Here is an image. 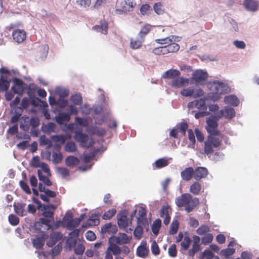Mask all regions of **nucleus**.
I'll return each instance as SVG.
<instances>
[{"mask_svg": "<svg viewBox=\"0 0 259 259\" xmlns=\"http://www.w3.org/2000/svg\"><path fill=\"white\" fill-rule=\"evenodd\" d=\"M107 99L108 98L103 94H101V99L102 100L103 104L101 105L98 109V125L106 124L109 128L116 130L117 122L112 118Z\"/></svg>", "mask_w": 259, "mask_h": 259, "instance_id": "f257e3e1", "label": "nucleus"}, {"mask_svg": "<svg viewBox=\"0 0 259 259\" xmlns=\"http://www.w3.org/2000/svg\"><path fill=\"white\" fill-rule=\"evenodd\" d=\"M175 203L178 207L184 206L185 210L190 212L199 205V200L198 198H193L189 193H185L178 197Z\"/></svg>", "mask_w": 259, "mask_h": 259, "instance_id": "f03ea898", "label": "nucleus"}, {"mask_svg": "<svg viewBox=\"0 0 259 259\" xmlns=\"http://www.w3.org/2000/svg\"><path fill=\"white\" fill-rule=\"evenodd\" d=\"M208 87L211 92V98L214 101L220 100L222 94L226 93L227 87L222 82L213 81L209 83Z\"/></svg>", "mask_w": 259, "mask_h": 259, "instance_id": "7ed1b4c3", "label": "nucleus"}, {"mask_svg": "<svg viewBox=\"0 0 259 259\" xmlns=\"http://www.w3.org/2000/svg\"><path fill=\"white\" fill-rule=\"evenodd\" d=\"M217 135H209L204 143V152L207 155L214 152V149L219 148L222 144V140L216 137Z\"/></svg>", "mask_w": 259, "mask_h": 259, "instance_id": "20e7f679", "label": "nucleus"}, {"mask_svg": "<svg viewBox=\"0 0 259 259\" xmlns=\"http://www.w3.org/2000/svg\"><path fill=\"white\" fill-rule=\"evenodd\" d=\"M220 118H219L218 115L210 116L206 119V130L209 135H220L221 134V131L218 128V121Z\"/></svg>", "mask_w": 259, "mask_h": 259, "instance_id": "39448f33", "label": "nucleus"}, {"mask_svg": "<svg viewBox=\"0 0 259 259\" xmlns=\"http://www.w3.org/2000/svg\"><path fill=\"white\" fill-rule=\"evenodd\" d=\"M74 138L77 141L80 143V146L82 147L89 148L95 144V142L92 138L80 132L75 133Z\"/></svg>", "mask_w": 259, "mask_h": 259, "instance_id": "423d86ee", "label": "nucleus"}, {"mask_svg": "<svg viewBox=\"0 0 259 259\" xmlns=\"http://www.w3.org/2000/svg\"><path fill=\"white\" fill-rule=\"evenodd\" d=\"M120 9L115 10V12L118 14L133 11L136 3L134 0H123L120 3Z\"/></svg>", "mask_w": 259, "mask_h": 259, "instance_id": "0eeeda50", "label": "nucleus"}, {"mask_svg": "<svg viewBox=\"0 0 259 259\" xmlns=\"http://www.w3.org/2000/svg\"><path fill=\"white\" fill-rule=\"evenodd\" d=\"M63 223L68 230H72L79 225V220L72 218V213H66L63 219Z\"/></svg>", "mask_w": 259, "mask_h": 259, "instance_id": "6e6552de", "label": "nucleus"}, {"mask_svg": "<svg viewBox=\"0 0 259 259\" xmlns=\"http://www.w3.org/2000/svg\"><path fill=\"white\" fill-rule=\"evenodd\" d=\"M98 154L106 150L107 143L105 142L104 137L106 135V130L104 128L98 127Z\"/></svg>", "mask_w": 259, "mask_h": 259, "instance_id": "1a4fd4ad", "label": "nucleus"}, {"mask_svg": "<svg viewBox=\"0 0 259 259\" xmlns=\"http://www.w3.org/2000/svg\"><path fill=\"white\" fill-rule=\"evenodd\" d=\"M181 95L185 97H192L194 98L204 95V92L201 89H194L191 88L184 89L180 92Z\"/></svg>", "mask_w": 259, "mask_h": 259, "instance_id": "9d476101", "label": "nucleus"}, {"mask_svg": "<svg viewBox=\"0 0 259 259\" xmlns=\"http://www.w3.org/2000/svg\"><path fill=\"white\" fill-rule=\"evenodd\" d=\"M189 108H196L198 110L207 111V106L206 104L205 99L201 98L199 100H195L188 104Z\"/></svg>", "mask_w": 259, "mask_h": 259, "instance_id": "9b49d317", "label": "nucleus"}, {"mask_svg": "<svg viewBox=\"0 0 259 259\" xmlns=\"http://www.w3.org/2000/svg\"><path fill=\"white\" fill-rule=\"evenodd\" d=\"M110 238L119 245L127 244L132 239L131 236H128L126 234L121 233H118L117 236H112Z\"/></svg>", "mask_w": 259, "mask_h": 259, "instance_id": "f8f14e48", "label": "nucleus"}, {"mask_svg": "<svg viewBox=\"0 0 259 259\" xmlns=\"http://www.w3.org/2000/svg\"><path fill=\"white\" fill-rule=\"evenodd\" d=\"M208 74L201 70H197L192 74V79L196 83L206 80Z\"/></svg>", "mask_w": 259, "mask_h": 259, "instance_id": "ddd939ff", "label": "nucleus"}, {"mask_svg": "<svg viewBox=\"0 0 259 259\" xmlns=\"http://www.w3.org/2000/svg\"><path fill=\"white\" fill-rule=\"evenodd\" d=\"M217 115L220 118L224 116L227 119H232L235 115V111L233 108L226 106L224 109L220 110Z\"/></svg>", "mask_w": 259, "mask_h": 259, "instance_id": "4468645a", "label": "nucleus"}, {"mask_svg": "<svg viewBox=\"0 0 259 259\" xmlns=\"http://www.w3.org/2000/svg\"><path fill=\"white\" fill-rule=\"evenodd\" d=\"M12 36L15 41L20 44L25 40L26 33L23 29H18L13 31Z\"/></svg>", "mask_w": 259, "mask_h": 259, "instance_id": "2eb2a0df", "label": "nucleus"}, {"mask_svg": "<svg viewBox=\"0 0 259 259\" xmlns=\"http://www.w3.org/2000/svg\"><path fill=\"white\" fill-rule=\"evenodd\" d=\"M208 175V170L204 167H197L194 170V179L198 181L205 178Z\"/></svg>", "mask_w": 259, "mask_h": 259, "instance_id": "dca6fc26", "label": "nucleus"}, {"mask_svg": "<svg viewBox=\"0 0 259 259\" xmlns=\"http://www.w3.org/2000/svg\"><path fill=\"white\" fill-rule=\"evenodd\" d=\"M194 242L192 245V248L188 251V255L191 257H193L195 253L198 252L200 250V245L199 244L200 239L197 236L193 237Z\"/></svg>", "mask_w": 259, "mask_h": 259, "instance_id": "f3484780", "label": "nucleus"}, {"mask_svg": "<svg viewBox=\"0 0 259 259\" xmlns=\"http://www.w3.org/2000/svg\"><path fill=\"white\" fill-rule=\"evenodd\" d=\"M169 211H171V209L168 205H163L160 211V217L164 219L163 223L165 225H168L170 220Z\"/></svg>", "mask_w": 259, "mask_h": 259, "instance_id": "a211bd4d", "label": "nucleus"}, {"mask_svg": "<svg viewBox=\"0 0 259 259\" xmlns=\"http://www.w3.org/2000/svg\"><path fill=\"white\" fill-rule=\"evenodd\" d=\"M117 231L116 226L110 223L106 224L101 228V233L103 235L105 234L112 235L116 233Z\"/></svg>", "mask_w": 259, "mask_h": 259, "instance_id": "6ab92c4d", "label": "nucleus"}, {"mask_svg": "<svg viewBox=\"0 0 259 259\" xmlns=\"http://www.w3.org/2000/svg\"><path fill=\"white\" fill-rule=\"evenodd\" d=\"M188 79L179 76L171 80L170 85L176 88H180L185 84H188Z\"/></svg>", "mask_w": 259, "mask_h": 259, "instance_id": "aec40b11", "label": "nucleus"}, {"mask_svg": "<svg viewBox=\"0 0 259 259\" xmlns=\"http://www.w3.org/2000/svg\"><path fill=\"white\" fill-rule=\"evenodd\" d=\"M114 242H115L114 240H112L110 238H109V245L108 247L107 250H108L110 252H112V253L114 255H118L120 254L121 252V249L117 245L118 244Z\"/></svg>", "mask_w": 259, "mask_h": 259, "instance_id": "412c9836", "label": "nucleus"}, {"mask_svg": "<svg viewBox=\"0 0 259 259\" xmlns=\"http://www.w3.org/2000/svg\"><path fill=\"white\" fill-rule=\"evenodd\" d=\"M194 169L192 167H188L185 168L181 172L182 179L186 181H190L192 178H194Z\"/></svg>", "mask_w": 259, "mask_h": 259, "instance_id": "4be33fe9", "label": "nucleus"}, {"mask_svg": "<svg viewBox=\"0 0 259 259\" xmlns=\"http://www.w3.org/2000/svg\"><path fill=\"white\" fill-rule=\"evenodd\" d=\"M56 208V206L53 204L44 205L42 215L45 218H53L54 211Z\"/></svg>", "mask_w": 259, "mask_h": 259, "instance_id": "5701e85b", "label": "nucleus"}, {"mask_svg": "<svg viewBox=\"0 0 259 259\" xmlns=\"http://www.w3.org/2000/svg\"><path fill=\"white\" fill-rule=\"evenodd\" d=\"M181 75V72L179 70L176 69H169L165 71L162 75L163 78H168L173 79Z\"/></svg>", "mask_w": 259, "mask_h": 259, "instance_id": "b1692460", "label": "nucleus"}, {"mask_svg": "<svg viewBox=\"0 0 259 259\" xmlns=\"http://www.w3.org/2000/svg\"><path fill=\"white\" fill-rule=\"evenodd\" d=\"M245 8L250 11H256L257 10L258 4L254 0H245L243 4Z\"/></svg>", "mask_w": 259, "mask_h": 259, "instance_id": "393cba45", "label": "nucleus"}, {"mask_svg": "<svg viewBox=\"0 0 259 259\" xmlns=\"http://www.w3.org/2000/svg\"><path fill=\"white\" fill-rule=\"evenodd\" d=\"M149 250L146 247V243L143 242L142 244L138 246L137 249V254L138 256L145 258L148 254Z\"/></svg>", "mask_w": 259, "mask_h": 259, "instance_id": "a878e982", "label": "nucleus"}, {"mask_svg": "<svg viewBox=\"0 0 259 259\" xmlns=\"http://www.w3.org/2000/svg\"><path fill=\"white\" fill-rule=\"evenodd\" d=\"M224 102L227 104H230L233 106H237L239 104L238 98L234 95L226 96L224 98Z\"/></svg>", "mask_w": 259, "mask_h": 259, "instance_id": "bb28decb", "label": "nucleus"}, {"mask_svg": "<svg viewBox=\"0 0 259 259\" xmlns=\"http://www.w3.org/2000/svg\"><path fill=\"white\" fill-rule=\"evenodd\" d=\"M26 204L23 203H18L14 204V209L17 214L20 216H24L27 214V211L25 209Z\"/></svg>", "mask_w": 259, "mask_h": 259, "instance_id": "cd10ccee", "label": "nucleus"}, {"mask_svg": "<svg viewBox=\"0 0 259 259\" xmlns=\"http://www.w3.org/2000/svg\"><path fill=\"white\" fill-rule=\"evenodd\" d=\"M12 90L15 94L22 95L24 91L23 81L20 79H17L15 85L12 87Z\"/></svg>", "mask_w": 259, "mask_h": 259, "instance_id": "c85d7f7f", "label": "nucleus"}, {"mask_svg": "<svg viewBox=\"0 0 259 259\" xmlns=\"http://www.w3.org/2000/svg\"><path fill=\"white\" fill-rule=\"evenodd\" d=\"M45 242V234L40 237L33 239L32 242L33 246L37 249H39L44 246Z\"/></svg>", "mask_w": 259, "mask_h": 259, "instance_id": "c756f323", "label": "nucleus"}, {"mask_svg": "<svg viewBox=\"0 0 259 259\" xmlns=\"http://www.w3.org/2000/svg\"><path fill=\"white\" fill-rule=\"evenodd\" d=\"M56 121L59 124H62L64 122H68L70 119V114L66 113H60L55 117Z\"/></svg>", "mask_w": 259, "mask_h": 259, "instance_id": "7c9ffc66", "label": "nucleus"}, {"mask_svg": "<svg viewBox=\"0 0 259 259\" xmlns=\"http://www.w3.org/2000/svg\"><path fill=\"white\" fill-rule=\"evenodd\" d=\"M56 193L53 191L47 189L45 191V194L40 195V198L45 202H49V197L54 198L56 196Z\"/></svg>", "mask_w": 259, "mask_h": 259, "instance_id": "2f4dec72", "label": "nucleus"}, {"mask_svg": "<svg viewBox=\"0 0 259 259\" xmlns=\"http://www.w3.org/2000/svg\"><path fill=\"white\" fill-rule=\"evenodd\" d=\"M79 163L78 158L74 156H68L65 158V164L68 166L73 167Z\"/></svg>", "mask_w": 259, "mask_h": 259, "instance_id": "473e14b6", "label": "nucleus"}, {"mask_svg": "<svg viewBox=\"0 0 259 259\" xmlns=\"http://www.w3.org/2000/svg\"><path fill=\"white\" fill-rule=\"evenodd\" d=\"M117 223L120 228L125 229L128 226V220L126 215L121 214L118 218Z\"/></svg>", "mask_w": 259, "mask_h": 259, "instance_id": "72a5a7b5", "label": "nucleus"}, {"mask_svg": "<svg viewBox=\"0 0 259 259\" xmlns=\"http://www.w3.org/2000/svg\"><path fill=\"white\" fill-rule=\"evenodd\" d=\"M152 27V25L148 24L144 25L138 33V37L144 39L145 36L151 30Z\"/></svg>", "mask_w": 259, "mask_h": 259, "instance_id": "f704fd0d", "label": "nucleus"}, {"mask_svg": "<svg viewBox=\"0 0 259 259\" xmlns=\"http://www.w3.org/2000/svg\"><path fill=\"white\" fill-rule=\"evenodd\" d=\"M172 40L168 44L165 45L167 54L177 52L180 49L179 45L174 42Z\"/></svg>", "mask_w": 259, "mask_h": 259, "instance_id": "c9c22d12", "label": "nucleus"}, {"mask_svg": "<svg viewBox=\"0 0 259 259\" xmlns=\"http://www.w3.org/2000/svg\"><path fill=\"white\" fill-rule=\"evenodd\" d=\"M9 87L10 81L8 80L7 77L2 75L0 78V91H7Z\"/></svg>", "mask_w": 259, "mask_h": 259, "instance_id": "e433bc0d", "label": "nucleus"}, {"mask_svg": "<svg viewBox=\"0 0 259 259\" xmlns=\"http://www.w3.org/2000/svg\"><path fill=\"white\" fill-rule=\"evenodd\" d=\"M201 190V185L198 182L193 183L190 187V192L194 195H198Z\"/></svg>", "mask_w": 259, "mask_h": 259, "instance_id": "4c0bfd02", "label": "nucleus"}, {"mask_svg": "<svg viewBox=\"0 0 259 259\" xmlns=\"http://www.w3.org/2000/svg\"><path fill=\"white\" fill-rule=\"evenodd\" d=\"M144 41V39L139 37L136 39L131 38L130 47L133 49H139L142 46V42Z\"/></svg>", "mask_w": 259, "mask_h": 259, "instance_id": "58836bf2", "label": "nucleus"}, {"mask_svg": "<svg viewBox=\"0 0 259 259\" xmlns=\"http://www.w3.org/2000/svg\"><path fill=\"white\" fill-rule=\"evenodd\" d=\"M108 23L105 20H101L98 25V31L102 33L107 34L108 33Z\"/></svg>", "mask_w": 259, "mask_h": 259, "instance_id": "ea45409f", "label": "nucleus"}, {"mask_svg": "<svg viewBox=\"0 0 259 259\" xmlns=\"http://www.w3.org/2000/svg\"><path fill=\"white\" fill-rule=\"evenodd\" d=\"M168 164V160L166 158L158 159L155 162V166L157 168H160L166 166Z\"/></svg>", "mask_w": 259, "mask_h": 259, "instance_id": "a19ab883", "label": "nucleus"}, {"mask_svg": "<svg viewBox=\"0 0 259 259\" xmlns=\"http://www.w3.org/2000/svg\"><path fill=\"white\" fill-rule=\"evenodd\" d=\"M64 150L67 152L73 153L77 150V147L75 143L68 142L64 146Z\"/></svg>", "mask_w": 259, "mask_h": 259, "instance_id": "79ce46f5", "label": "nucleus"}, {"mask_svg": "<svg viewBox=\"0 0 259 259\" xmlns=\"http://www.w3.org/2000/svg\"><path fill=\"white\" fill-rule=\"evenodd\" d=\"M152 53L157 55H163L167 54L165 45L154 48L152 50Z\"/></svg>", "mask_w": 259, "mask_h": 259, "instance_id": "37998d69", "label": "nucleus"}, {"mask_svg": "<svg viewBox=\"0 0 259 259\" xmlns=\"http://www.w3.org/2000/svg\"><path fill=\"white\" fill-rule=\"evenodd\" d=\"M37 174L39 180L42 181L46 185L50 186L52 185L50 180L47 177L42 175L41 170L38 169Z\"/></svg>", "mask_w": 259, "mask_h": 259, "instance_id": "c03bdc74", "label": "nucleus"}, {"mask_svg": "<svg viewBox=\"0 0 259 259\" xmlns=\"http://www.w3.org/2000/svg\"><path fill=\"white\" fill-rule=\"evenodd\" d=\"M210 228L205 225L200 226L196 230L197 233L199 235H203L210 231Z\"/></svg>", "mask_w": 259, "mask_h": 259, "instance_id": "a18cd8bd", "label": "nucleus"}, {"mask_svg": "<svg viewBox=\"0 0 259 259\" xmlns=\"http://www.w3.org/2000/svg\"><path fill=\"white\" fill-rule=\"evenodd\" d=\"M52 158L53 163L58 164L62 161L63 155L60 152H53L52 153Z\"/></svg>", "mask_w": 259, "mask_h": 259, "instance_id": "49530a36", "label": "nucleus"}, {"mask_svg": "<svg viewBox=\"0 0 259 259\" xmlns=\"http://www.w3.org/2000/svg\"><path fill=\"white\" fill-rule=\"evenodd\" d=\"M235 252L234 248H228L226 249H222L221 251L220 254L224 256L225 258H228L230 256L233 254Z\"/></svg>", "mask_w": 259, "mask_h": 259, "instance_id": "de8ad7c7", "label": "nucleus"}, {"mask_svg": "<svg viewBox=\"0 0 259 259\" xmlns=\"http://www.w3.org/2000/svg\"><path fill=\"white\" fill-rule=\"evenodd\" d=\"M153 9L158 15H162L164 12L163 6L161 2L155 3L153 6Z\"/></svg>", "mask_w": 259, "mask_h": 259, "instance_id": "09e8293b", "label": "nucleus"}, {"mask_svg": "<svg viewBox=\"0 0 259 259\" xmlns=\"http://www.w3.org/2000/svg\"><path fill=\"white\" fill-rule=\"evenodd\" d=\"M161 226V220L160 219L156 220L152 226V230L153 233L157 235L159 232V228Z\"/></svg>", "mask_w": 259, "mask_h": 259, "instance_id": "8fccbe9b", "label": "nucleus"}, {"mask_svg": "<svg viewBox=\"0 0 259 259\" xmlns=\"http://www.w3.org/2000/svg\"><path fill=\"white\" fill-rule=\"evenodd\" d=\"M116 212V209L115 208H112L106 211L103 214L102 218L104 220H110L115 214Z\"/></svg>", "mask_w": 259, "mask_h": 259, "instance_id": "3c124183", "label": "nucleus"}, {"mask_svg": "<svg viewBox=\"0 0 259 259\" xmlns=\"http://www.w3.org/2000/svg\"><path fill=\"white\" fill-rule=\"evenodd\" d=\"M71 100L74 105H80L82 104V97L80 94L72 95Z\"/></svg>", "mask_w": 259, "mask_h": 259, "instance_id": "603ef678", "label": "nucleus"}, {"mask_svg": "<svg viewBox=\"0 0 259 259\" xmlns=\"http://www.w3.org/2000/svg\"><path fill=\"white\" fill-rule=\"evenodd\" d=\"M179 223L178 221H173L170 225L169 234L174 235L177 233L179 228Z\"/></svg>", "mask_w": 259, "mask_h": 259, "instance_id": "864d4df0", "label": "nucleus"}, {"mask_svg": "<svg viewBox=\"0 0 259 259\" xmlns=\"http://www.w3.org/2000/svg\"><path fill=\"white\" fill-rule=\"evenodd\" d=\"M191 242V239L189 237L186 236L184 237L183 241L181 243V245L182 248L185 250H187Z\"/></svg>", "mask_w": 259, "mask_h": 259, "instance_id": "5fc2aeb1", "label": "nucleus"}, {"mask_svg": "<svg viewBox=\"0 0 259 259\" xmlns=\"http://www.w3.org/2000/svg\"><path fill=\"white\" fill-rule=\"evenodd\" d=\"M205 235L202 237V242L204 245H207L212 242L213 236L212 234L210 233H207L204 234Z\"/></svg>", "mask_w": 259, "mask_h": 259, "instance_id": "6e6d98bb", "label": "nucleus"}, {"mask_svg": "<svg viewBox=\"0 0 259 259\" xmlns=\"http://www.w3.org/2000/svg\"><path fill=\"white\" fill-rule=\"evenodd\" d=\"M173 39V36L167 37L163 38L157 39L155 40V41L161 45H167L168 44L170 41H171Z\"/></svg>", "mask_w": 259, "mask_h": 259, "instance_id": "4d7b16f0", "label": "nucleus"}, {"mask_svg": "<svg viewBox=\"0 0 259 259\" xmlns=\"http://www.w3.org/2000/svg\"><path fill=\"white\" fill-rule=\"evenodd\" d=\"M62 238V234L59 232H54L50 235V239L57 243Z\"/></svg>", "mask_w": 259, "mask_h": 259, "instance_id": "13d9d810", "label": "nucleus"}, {"mask_svg": "<svg viewBox=\"0 0 259 259\" xmlns=\"http://www.w3.org/2000/svg\"><path fill=\"white\" fill-rule=\"evenodd\" d=\"M62 244L60 242L52 249V255L54 256L58 255L62 250Z\"/></svg>", "mask_w": 259, "mask_h": 259, "instance_id": "bf43d9fd", "label": "nucleus"}, {"mask_svg": "<svg viewBox=\"0 0 259 259\" xmlns=\"http://www.w3.org/2000/svg\"><path fill=\"white\" fill-rule=\"evenodd\" d=\"M9 221L11 225L16 226L19 224V219L16 215L11 214L9 216Z\"/></svg>", "mask_w": 259, "mask_h": 259, "instance_id": "052dcab7", "label": "nucleus"}, {"mask_svg": "<svg viewBox=\"0 0 259 259\" xmlns=\"http://www.w3.org/2000/svg\"><path fill=\"white\" fill-rule=\"evenodd\" d=\"M84 246L82 244H78L75 247L74 252L76 254L81 255L84 252Z\"/></svg>", "mask_w": 259, "mask_h": 259, "instance_id": "680f3d73", "label": "nucleus"}, {"mask_svg": "<svg viewBox=\"0 0 259 259\" xmlns=\"http://www.w3.org/2000/svg\"><path fill=\"white\" fill-rule=\"evenodd\" d=\"M188 127V125L187 123L185 122H181L178 128V130L179 132L181 133L182 135L185 136L186 134V132L187 130Z\"/></svg>", "mask_w": 259, "mask_h": 259, "instance_id": "e2e57ef3", "label": "nucleus"}, {"mask_svg": "<svg viewBox=\"0 0 259 259\" xmlns=\"http://www.w3.org/2000/svg\"><path fill=\"white\" fill-rule=\"evenodd\" d=\"M151 251L153 254L156 255L160 253V249L155 241H153L151 244Z\"/></svg>", "mask_w": 259, "mask_h": 259, "instance_id": "0e129e2a", "label": "nucleus"}, {"mask_svg": "<svg viewBox=\"0 0 259 259\" xmlns=\"http://www.w3.org/2000/svg\"><path fill=\"white\" fill-rule=\"evenodd\" d=\"M58 171L63 178L68 177L70 174L69 169L66 167H59Z\"/></svg>", "mask_w": 259, "mask_h": 259, "instance_id": "69168bd1", "label": "nucleus"}, {"mask_svg": "<svg viewBox=\"0 0 259 259\" xmlns=\"http://www.w3.org/2000/svg\"><path fill=\"white\" fill-rule=\"evenodd\" d=\"M168 254L171 257H176L177 254L176 245L174 244L171 245L168 248Z\"/></svg>", "mask_w": 259, "mask_h": 259, "instance_id": "338daca9", "label": "nucleus"}, {"mask_svg": "<svg viewBox=\"0 0 259 259\" xmlns=\"http://www.w3.org/2000/svg\"><path fill=\"white\" fill-rule=\"evenodd\" d=\"M22 115V111H20V112H16L15 111V114L12 116L11 119V122L12 123H17L18 120L20 119V117H21Z\"/></svg>", "mask_w": 259, "mask_h": 259, "instance_id": "774afa93", "label": "nucleus"}]
</instances>
